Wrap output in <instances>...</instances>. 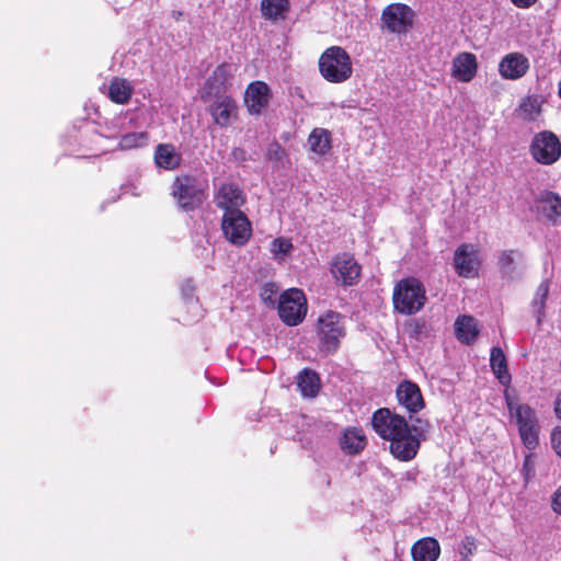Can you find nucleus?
<instances>
[{
  "label": "nucleus",
  "instance_id": "obj_23",
  "mask_svg": "<svg viewBox=\"0 0 561 561\" xmlns=\"http://www.w3.org/2000/svg\"><path fill=\"white\" fill-rule=\"evenodd\" d=\"M366 444V436L363 430L358 427L346 428L340 439V447L346 455L359 454L364 450Z\"/></svg>",
  "mask_w": 561,
  "mask_h": 561
},
{
  "label": "nucleus",
  "instance_id": "obj_10",
  "mask_svg": "<svg viewBox=\"0 0 561 561\" xmlns=\"http://www.w3.org/2000/svg\"><path fill=\"white\" fill-rule=\"evenodd\" d=\"M453 264L459 277H478L481 266L478 248L472 243H461L454 252Z\"/></svg>",
  "mask_w": 561,
  "mask_h": 561
},
{
  "label": "nucleus",
  "instance_id": "obj_28",
  "mask_svg": "<svg viewBox=\"0 0 561 561\" xmlns=\"http://www.w3.org/2000/svg\"><path fill=\"white\" fill-rule=\"evenodd\" d=\"M308 145L312 152L321 157L325 156L332 148L331 133L325 128H313L308 136Z\"/></svg>",
  "mask_w": 561,
  "mask_h": 561
},
{
  "label": "nucleus",
  "instance_id": "obj_31",
  "mask_svg": "<svg viewBox=\"0 0 561 561\" xmlns=\"http://www.w3.org/2000/svg\"><path fill=\"white\" fill-rule=\"evenodd\" d=\"M149 135L146 131H133L123 135L118 141L122 150H131L144 147L148 144Z\"/></svg>",
  "mask_w": 561,
  "mask_h": 561
},
{
  "label": "nucleus",
  "instance_id": "obj_37",
  "mask_svg": "<svg viewBox=\"0 0 561 561\" xmlns=\"http://www.w3.org/2000/svg\"><path fill=\"white\" fill-rule=\"evenodd\" d=\"M551 445L556 454L561 456V427H557L552 431Z\"/></svg>",
  "mask_w": 561,
  "mask_h": 561
},
{
  "label": "nucleus",
  "instance_id": "obj_7",
  "mask_svg": "<svg viewBox=\"0 0 561 561\" xmlns=\"http://www.w3.org/2000/svg\"><path fill=\"white\" fill-rule=\"evenodd\" d=\"M529 153L537 163L551 165L561 158V141L551 130L539 131L531 139Z\"/></svg>",
  "mask_w": 561,
  "mask_h": 561
},
{
  "label": "nucleus",
  "instance_id": "obj_33",
  "mask_svg": "<svg viewBox=\"0 0 561 561\" xmlns=\"http://www.w3.org/2000/svg\"><path fill=\"white\" fill-rule=\"evenodd\" d=\"M477 550L476 538L471 535L466 536L459 545V554L461 561H470V558Z\"/></svg>",
  "mask_w": 561,
  "mask_h": 561
},
{
  "label": "nucleus",
  "instance_id": "obj_36",
  "mask_svg": "<svg viewBox=\"0 0 561 561\" xmlns=\"http://www.w3.org/2000/svg\"><path fill=\"white\" fill-rule=\"evenodd\" d=\"M522 472L524 476L525 483H528L530 479L535 476V461L531 454L525 456Z\"/></svg>",
  "mask_w": 561,
  "mask_h": 561
},
{
  "label": "nucleus",
  "instance_id": "obj_14",
  "mask_svg": "<svg viewBox=\"0 0 561 561\" xmlns=\"http://www.w3.org/2000/svg\"><path fill=\"white\" fill-rule=\"evenodd\" d=\"M208 112L214 124L227 128L239 117V106L231 95H219L209 105Z\"/></svg>",
  "mask_w": 561,
  "mask_h": 561
},
{
  "label": "nucleus",
  "instance_id": "obj_9",
  "mask_svg": "<svg viewBox=\"0 0 561 561\" xmlns=\"http://www.w3.org/2000/svg\"><path fill=\"white\" fill-rule=\"evenodd\" d=\"M221 230L225 238L233 245H244L252 236V225L243 211L224 213Z\"/></svg>",
  "mask_w": 561,
  "mask_h": 561
},
{
  "label": "nucleus",
  "instance_id": "obj_32",
  "mask_svg": "<svg viewBox=\"0 0 561 561\" xmlns=\"http://www.w3.org/2000/svg\"><path fill=\"white\" fill-rule=\"evenodd\" d=\"M517 256H522V253L517 250H504L500 252L497 263L501 272L511 275Z\"/></svg>",
  "mask_w": 561,
  "mask_h": 561
},
{
  "label": "nucleus",
  "instance_id": "obj_42",
  "mask_svg": "<svg viewBox=\"0 0 561 561\" xmlns=\"http://www.w3.org/2000/svg\"><path fill=\"white\" fill-rule=\"evenodd\" d=\"M554 413L559 420H561V392L558 394L554 402Z\"/></svg>",
  "mask_w": 561,
  "mask_h": 561
},
{
  "label": "nucleus",
  "instance_id": "obj_22",
  "mask_svg": "<svg viewBox=\"0 0 561 561\" xmlns=\"http://www.w3.org/2000/svg\"><path fill=\"white\" fill-rule=\"evenodd\" d=\"M413 561H437L440 556V546L436 538L424 537L413 543L411 548Z\"/></svg>",
  "mask_w": 561,
  "mask_h": 561
},
{
  "label": "nucleus",
  "instance_id": "obj_41",
  "mask_svg": "<svg viewBox=\"0 0 561 561\" xmlns=\"http://www.w3.org/2000/svg\"><path fill=\"white\" fill-rule=\"evenodd\" d=\"M231 156L239 161L245 160V151L242 148H233L231 151Z\"/></svg>",
  "mask_w": 561,
  "mask_h": 561
},
{
  "label": "nucleus",
  "instance_id": "obj_18",
  "mask_svg": "<svg viewBox=\"0 0 561 561\" xmlns=\"http://www.w3.org/2000/svg\"><path fill=\"white\" fill-rule=\"evenodd\" d=\"M215 203L224 213L242 211L241 207L245 203V196L237 184L225 183L216 193Z\"/></svg>",
  "mask_w": 561,
  "mask_h": 561
},
{
  "label": "nucleus",
  "instance_id": "obj_15",
  "mask_svg": "<svg viewBox=\"0 0 561 561\" xmlns=\"http://www.w3.org/2000/svg\"><path fill=\"white\" fill-rule=\"evenodd\" d=\"M271 99V89L264 81H253L245 89L244 104L251 115L262 114L268 106Z\"/></svg>",
  "mask_w": 561,
  "mask_h": 561
},
{
  "label": "nucleus",
  "instance_id": "obj_4",
  "mask_svg": "<svg viewBox=\"0 0 561 561\" xmlns=\"http://www.w3.org/2000/svg\"><path fill=\"white\" fill-rule=\"evenodd\" d=\"M425 301V289L417 278L407 277L396 284L392 302L394 310L399 313L414 314L423 308Z\"/></svg>",
  "mask_w": 561,
  "mask_h": 561
},
{
  "label": "nucleus",
  "instance_id": "obj_45",
  "mask_svg": "<svg viewBox=\"0 0 561 561\" xmlns=\"http://www.w3.org/2000/svg\"><path fill=\"white\" fill-rule=\"evenodd\" d=\"M267 291H270V293H266V296H270V297H271V295H272V294H274V290H273V289H268V288H267Z\"/></svg>",
  "mask_w": 561,
  "mask_h": 561
},
{
  "label": "nucleus",
  "instance_id": "obj_30",
  "mask_svg": "<svg viewBox=\"0 0 561 561\" xmlns=\"http://www.w3.org/2000/svg\"><path fill=\"white\" fill-rule=\"evenodd\" d=\"M541 113V104L537 96L528 95L523 99L517 108L518 116L527 122L536 121Z\"/></svg>",
  "mask_w": 561,
  "mask_h": 561
},
{
  "label": "nucleus",
  "instance_id": "obj_16",
  "mask_svg": "<svg viewBox=\"0 0 561 561\" xmlns=\"http://www.w3.org/2000/svg\"><path fill=\"white\" fill-rule=\"evenodd\" d=\"M396 396L410 415L416 414L425 408V401L417 383L411 380L401 381L396 390Z\"/></svg>",
  "mask_w": 561,
  "mask_h": 561
},
{
  "label": "nucleus",
  "instance_id": "obj_29",
  "mask_svg": "<svg viewBox=\"0 0 561 561\" xmlns=\"http://www.w3.org/2000/svg\"><path fill=\"white\" fill-rule=\"evenodd\" d=\"M133 95V87L126 79L115 78L108 87V96L116 104H127Z\"/></svg>",
  "mask_w": 561,
  "mask_h": 561
},
{
  "label": "nucleus",
  "instance_id": "obj_43",
  "mask_svg": "<svg viewBox=\"0 0 561 561\" xmlns=\"http://www.w3.org/2000/svg\"><path fill=\"white\" fill-rule=\"evenodd\" d=\"M324 483L328 488L331 486V477L328 473L324 474Z\"/></svg>",
  "mask_w": 561,
  "mask_h": 561
},
{
  "label": "nucleus",
  "instance_id": "obj_27",
  "mask_svg": "<svg viewBox=\"0 0 561 561\" xmlns=\"http://www.w3.org/2000/svg\"><path fill=\"white\" fill-rule=\"evenodd\" d=\"M260 11L265 20L277 22L284 21L290 11L289 0H262Z\"/></svg>",
  "mask_w": 561,
  "mask_h": 561
},
{
  "label": "nucleus",
  "instance_id": "obj_11",
  "mask_svg": "<svg viewBox=\"0 0 561 561\" xmlns=\"http://www.w3.org/2000/svg\"><path fill=\"white\" fill-rule=\"evenodd\" d=\"M414 12L403 3H391L381 12L382 25L396 34H405L413 25Z\"/></svg>",
  "mask_w": 561,
  "mask_h": 561
},
{
  "label": "nucleus",
  "instance_id": "obj_20",
  "mask_svg": "<svg viewBox=\"0 0 561 561\" xmlns=\"http://www.w3.org/2000/svg\"><path fill=\"white\" fill-rule=\"evenodd\" d=\"M478 59L473 53L457 54L451 64V76L459 82H470L478 72Z\"/></svg>",
  "mask_w": 561,
  "mask_h": 561
},
{
  "label": "nucleus",
  "instance_id": "obj_19",
  "mask_svg": "<svg viewBox=\"0 0 561 561\" xmlns=\"http://www.w3.org/2000/svg\"><path fill=\"white\" fill-rule=\"evenodd\" d=\"M529 60L522 53H510L499 64V73L503 79L517 80L529 70Z\"/></svg>",
  "mask_w": 561,
  "mask_h": 561
},
{
  "label": "nucleus",
  "instance_id": "obj_17",
  "mask_svg": "<svg viewBox=\"0 0 561 561\" xmlns=\"http://www.w3.org/2000/svg\"><path fill=\"white\" fill-rule=\"evenodd\" d=\"M231 77V66L228 62L218 65L205 81L202 99L227 95L226 91L230 85Z\"/></svg>",
  "mask_w": 561,
  "mask_h": 561
},
{
  "label": "nucleus",
  "instance_id": "obj_26",
  "mask_svg": "<svg viewBox=\"0 0 561 561\" xmlns=\"http://www.w3.org/2000/svg\"><path fill=\"white\" fill-rule=\"evenodd\" d=\"M297 387L305 398H316L321 389L319 374L310 368H304L297 376Z\"/></svg>",
  "mask_w": 561,
  "mask_h": 561
},
{
  "label": "nucleus",
  "instance_id": "obj_3",
  "mask_svg": "<svg viewBox=\"0 0 561 561\" xmlns=\"http://www.w3.org/2000/svg\"><path fill=\"white\" fill-rule=\"evenodd\" d=\"M319 71L331 83H342L353 73L350 54L341 46L328 47L319 58Z\"/></svg>",
  "mask_w": 561,
  "mask_h": 561
},
{
  "label": "nucleus",
  "instance_id": "obj_25",
  "mask_svg": "<svg viewBox=\"0 0 561 561\" xmlns=\"http://www.w3.org/2000/svg\"><path fill=\"white\" fill-rule=\"evenodd\" d=\"M490 366L499 382L502 386L507 387L506 389H510L512 376L507 369V360L505 354L500 346L492 347L490 354Z\"/></svg>",
  "mask_w": 561,
  "mask_h": 561
},
{
  "label": "nucleus",
  "instance_id": "obj_38",
  "mask_svg": "<svg viewBox=\"0 0 561 561\" xmlns=\"http://www.w3.org/2000/svg\"><path fill=\"white\" fill-rule=\"evenodd\" d=\"M552 510L561 515V485L556 490L551 500Z\"/></svg>",
  "mask_w": 561,
  "mask_h": 561
},
{
  "label": "nucleus",
  "instance_id": "obj_24",
  "mask_svg": "<svg viewBox=\"0 0 561 561\" xmlns=\"http://www.w3.org/2000/svg\"><path fill=\"white\" fill-rule=\"evenodd\" d=\"M181 153L172 144H160L154 151V162L164 170H174L180 167Z\"/></svg>",
  "mask_w": 561,
  "mask_h": 561
},
{
  "label": "nucleus",
  "instance_id": "obj_2",
  "mask_svg": "<svg viewBox=\"0 0 561 561\" xmlns=\"http://www.w3.org/2000/svg\"><path fill=\"white\" fill-rule=\"evenodd\" d=\"M508 414L515 420L524 446L533 450L539 444V421L536 411L527 403H518L511 389L504 390Z\"/></svg>",
  "mask_w": 561,
  "mask_h": 561
},
{
  "label": "nucleus",
  "instance_id": "obj_6",
  "mask_svg": "<svg viewBox=\"0 0 561 561\" xmlns=\"http://www.w3.org/2000/svg\"><path fill=\"white\" fill-rule=\"evenodd\" d=\"M171 190V195L184 211L195 210L201 207L206 198L205 190L199 186L197 179L191 174L175 176Z\"/></svg>",
  "mask_w": 561,
  "mask_h": 561
},
{
  "label": "nucleus",
  "instance_id": "obj_12",
  "mask_svg": "<svg viewBox=\"0 0 561 561\" xmlns=\"http://www.w3.org/2000/svg\"><path fill=\"white\" fill-rule=\"evenodd\" d=\"M531 210L538 220L558 226L561 224V196L556 192L545 190L534 199Z\"/></svg>",
  "mask_w": 561,
  "mask_h": 561
},
{
  "label": "nucleus",
  "instance_id": "obj_35",
  "mask_svg": "<svg viewBox=\"0 0 561 561\" xmlns=\"http://www.w3.org/2000/svg\"><path fill=\"white\" fill-rule=\"evenodd\" d=\"M293 250V243L285 238H276L271 243V252L275 255L287 254Z\"/></svg>",
  "mask_w": 561,
  "mask_h": 561
},
{
  "label": "nucleus",
  "instance_id": "obj_40",
  "mask_svg": "<svg viewBox=\"0 0 561 561\" xmlns=\"http://www.w3.org/2000/svg\"><path fill=\"white\" fill-rule=\"evenodd\" d=\"M511 1L515 7L520 8V9L530 8L531 5H534L537 2V0H511Z\"/></svg>",
  "mask_w": 561,
  "mask_h": 561
},
{
  "label": "nucleus",
  "instance_id": "obj_8",
  "mask_svg": "<svg viewBox=\"0 0 561 561\" xmlns=\"http://www.w3.org/2000/svg\"><path fill=\"white\" fill-rule=\"evenodd\" d=\"M280 320L290 327L297 325L306 317L307 300L301 289L291 288L279 296L277 306Z\"/></svg>",
  "mask_w": 561,
  "mask_h": 561
},
{
  "label": "nucleus",
  "instance_id": "obj_34",
  "mask_svg": "<svg viewBox=\"0 0 561 561\" xmlns=\"http://www.w3.org/2000/svg\"><path fill=\"white\" fill-rule=\"evenodd\" d=\"M286 157L287 152L278 141H273L272 144H270L266 151V158L268 160L274 162H282Z\"/></svg>",
  "mask_w": 561,
  "mask_h": 561
},
{
  "label": "nucleus",
  "instance_id": "obj_1",
  "mask_svg": "<svg viewBox=\"0 0 561 561\" xmlns=\"http://www.w3.org/2000/svg\"><path fill=\"white\" fill-rule=\"evenodd\" d=\"M371 426L380 438L389 442L392 457L402 462L413 460L423 442L427 440L432 423L427 419L410 415L409 421L389 408L373 413Z\"/></svg>",
  "mask_w": 561,
  "mask_h": 561
},
{
  "label": "nucleus",
  "instance_id": "obj_39",
  "mask_svg": "<svg viewBox=\"0 0 561 561\" xmlns=\"http://www.w3.org/2000/svg\"><path fill=\"white\" fill-rule=\"evenodd\" d=\"M548 293H549L548 285L545 283L540 284V286L538 287L537 295L540 296V298H541V307L545 306V301L548 297Z\"/></svg>",
  "mask_w": 561,
  "mask_h": 561
},
{
  "label": "nucleus",
  "instance_id": "obj_44",
  "mask_svg": "<svg viewBox=\"0 0 561 561\" xmlns=\"http://www.w3.org/2000/svg\"><path fill=\"white\" fill-rule=\"evenodd\" d=\"M266 293H267V287H265V288H264V291L261 294V296H262L263 300H265V301H266L267 299H271V297H270V296H266Z\"/></svg>",
  "mask_w": 561,
  "mask_h": 561
},
{
  "label": "nucleus",
  "instance_id": "obj_13",
  "mask_svg": "<svg viewBox=\"0 0 561 561\" xmlns=\"http://www.w3.org/2000/svg\"><path fill=\"white\" fill-rule=\"evenodd\" d=\"M331 273L341 286H353L358 283L362 266L350 253H341L333 257Z\"/></svg>",
  "mask_w": 561,
  "mask_h": 561
},
{
  "label": "nucleus",
  "instance_id": "obj_21",
  "mask_svg": "<svg viewBox=\"0 0 561 561\" xmlns=\"http://www.w3.org/2000/svg\"><path fill=\"white\" fill-rule=\"evenodd\" d=\"M456 339L466 345H471L480 334L478 320L473 316H458L454 323Z\"/></svg>",
  "mask_w": 561,
  "mask_h": 561
},
{
  "label": "nucleus",
  "instance_id": "obj_5",
  "mask_svg": "<svg viewBox=\"0 0 561 561\" xmlns=\"http://www.w3.org/2000/svg\"><path fill=\"white\" fill-rule=\"evenodd\" d=\"M317 334L319 351L325 354L335 353L346 334L344 316L333 310L324 312L318 319Z\"/></svg>",
  "mask_w": 561,
  "mask_h": 561
}]
</instances>
